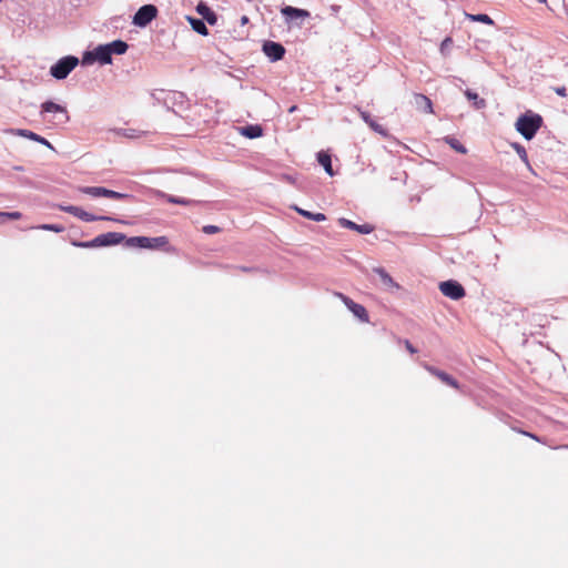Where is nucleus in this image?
Instances as JSON below:
<instances>
[{"instance_id":"nucleus-1","label":"nucleus","mask_w":568,"mask_h":568,"mask_svg":"<svg viewBox=\"0 0 568 568\" xmlns=\"http://www.w3.org/2000/svg\"><path fill=\"white\" fill-rule=\"evenodd\" d=\"M129 49V44L123 40H114L109 43L99 44L93 50H87L81 58L82 65H91L95 62L101 65L111 64L112 55L124 54Z\"/></svg>"},{"instance_id":"nucleus-2","label":"nucleus","mask_w":568,"mask_h":568,"mask_svg":"<svg viewBox=\"0 0 568 568\" xmlns=\"http://www.w3.org/2000/svg\"><path fill=\"white\" fill-rule=\"evenodd\" d=\"M125 246L148 250H162L164 252H175V248L169 244V240L166 236H132L126 240Z\"/></svg>"},{"instance_id":"nucleus-3","label":"nucleus","mask_w":568,"mask_h":568,"mask_svg":"<svg viewBox=\"0 0 568 568\" xmlns=\"http://www.w3.org/2000/svg\"><path fill=\"white\" fill-rule=\"evenodd\" d=\"M541 115L534 113L531 111L526 112L517 119L515 124L516 130L526 139L531 140L535 138L537 131L542 125Z\"/></svg>"},{"instance_id":"nucleus-4","label":"nucleus","mask_w":568,"mask_h":568,"mask_svg":"<svg viewBox=\"0 0 568 568\" xmlns=\"http://www.w3.org/2000/svg\"><path fill=\"white\" fill-rule=\"evenodd\" d=\"M128 239L129 237H126L123 233L108 232V233L100 234L90 241H84V242L74 241L72 244L77 247L94 248V247L112 246V245L120 244L122 242H124V244H125Z\"/></svg>"},{"instance_id":"nucleus-5","label":"nucleus","mask_w":568,"mask_h":568,"mask_svg":"<svg viewBox=\"0 0 568 568\" xmlns=\"http://www.w3.org/2000/svg\"><path fill=\"white\" fill-rule=\"evenodd\" d=\"M79 62L75 55H65L51 65L50 75L57 80H63L72 72Z\"/></svg>"},{"instance_id":"nucleus-6","label":"nucleus","mask_w":568,"mask_h":568,"mask_svg":"<svg viewBox=\"0 0 568 568\" xmlns=\"http://www.w3.org/2000/svg\"><path fill=\"white\" fill-rule=\"evenodd\" d=\"M59 210L69 214H72L73 216L80 219L84 222H94V221H113V222H121L118 219L105 216V215H94L87 211H84L82 207L74 206V205H59Z\"/></svg>"},{"instance_id":"nucleus-7","label":"nucleus","mask_w":568,"mask_h":568,"mask_svg":"<svg viewBox=\"0 0 568 568\" xmlns=\"http://www.w3.org/2000/svg\"><path fill=\"white\" fill-rule=\"evenodd\" d=\"M158 9L153 4H144L133 16L132 23L140 28L149 26L156 18Z\"/></svg>"},{"instance_id":"nucleus-8","label":"nucleus","mask_w":568,"mask_h":568,"mask_svg":"<svg viewBox=\"0 0 568 568\" xmlns=\"http://www.w3.org/2000/svg\"><path fill=\"white\" fill-rule=\"evenodd\" d=\"M439 290L443 293V295H445L454 301H458L466 295V291H465L464 286L455 280H448V281L442 282L439 284Z\"/></svg>"},{"instance_id":"nucleus-9","label":"nucleus","mask_w":568,"mask_h":568,"mask_svg":"<svg viewBox=\"0 0 568 568\" xmlns=\"http://www.w3.org/2000/svg\"><path fill=\"white\" fill-rule=\"evenodd\" d=\"M336 296L341 298L344 305L348 308L349 312L353 313V315L356 318H358L362 323H368L369 316L366 308L363 305L354 302L352 298L344 295L343 293H336Z\"/></svg>"},{"instance_id":"nucleus-10","label":"nucleus","mask_w":568,"mask_h":568,"mask_svg":"<svg viewBox=\"0 0 568 568\" xmlns=\"http://www.w3.org/2000/svg\"><path fill=\"white\" fill-rule=\"evenodd\" d=\"M4 133L7 134H11V135H17V136H21V138H26V139H29V140H32L34 142H38L42 145H45L47 148L53 150V146L52 144L43 136L34 133L33 131H30V130H27V129H4L3 130Z\"/></svg>"},{"instance_id":"nucleus-11","label":"nucleus","mask_w":568,"mask_h":568,"mask_svg":"<svg viewBox=\"0 0 568 568\" xmlns=\"http://www.w3.org/2000/svg\"><path fill=\"white\" fill-rule=\"evenodd\" d=\"M262 50L272 62L282 60L286 52L283 44L275 41H265L263 43Z\"/></svg>"},{"instance_id":"nucleus-12","label":"nucleus","mask_w":568,"mask_h":568,"mask_svg":"<svg viewBox=\"0 0 568 568\" xmlns=\"http://www.w3.org/2000/svg\"><path fill=\"white\" fill-rule=\"evenodd\" d=\"M41 113H55L59 115V123H67L69 121V114L63 105H60L53 101H45L41 104Z\"/></svg>"},{"instance_id":"nucleus-13","label":"nucleus","mask_w":568,"mask_h":568,"mask_svg":"<svg viewBox=\"0 0 568 568\" xmlns=\"http://www.w3.org/2000/svg\"><path fill=\"white\" fill-rule=\"evenodd\" d=\"M196 12L202 17L201 19L210 26L217 23V14L205 2L200 1L197 3Z\"/></svg>"},{"instance_id":"nucleus-14","label":"nucleus","mask_w":568,"mask_h":568,"mask_svg":"<svg viewBox=\"0 0 568 568\" xmlns=\"http://www.w3.org/2000/svg\"><path fill=\"white\" fill-rule=\"evenodd\" d=\"M338 224L342 227L356 231V232H358L361 234H369V233H372L374 231V226L368 224V223L356 224L355 222H353L351 220H347V219H344V217L338 220Z\"/></svg>"},{"instance_id":"nucleus-15","label":"nucleus","mask_w":568,"mask_h":568,"mask_svg":"<svg viewBox=\"0 0 568 568\" xmlns=\"http://www.w3.org/2000/svg\"><path fill=\"white\" fill-rule=\"evenodd\" d=\"M281 13L287 19V20H295V19H304L310 17V12L305 9L295 8L292 6H285L281 9Z\"/></svg>"},{"instance_id":"nucleus-16","label":"nucleus","mask_w":568,"mask_h":568,"mask_svg":"<svg viewBox=\"0 0 568 568\" xmlns=\"http://www.w3.org/2000/svg\"><path fill=\"white\" fill-rule=\"evenodd\" d=\"M316 159H317V162L323 166V169L329 176L335 175V172L332 166V158H331L329 153H327L325 151H320L316 154Z\"/></svg>"},{"instance_id":"nucleus-17","label":"nucleus","mask_w":568,"mask_h":568,"mask_svg":"<svg viewBox=\"0 0 568 568\" xmlns=\"http://www.w3.org/2000/svg\"><path fill=\"white\" fill-rule=\"evenodd\" d=\"M373 272L377 274L384 286L389 288H398V284L393 280V277L386 272L384 267H374Z\"/></svg>"},{"instance_id":"nucleus-18","label":"nucleus","mask_w":568,"mask_h":568,"mask_svg":"<svg viewBox=\"0 0 568 568\" xmlns=\"http://www.w3.org/2000/svg\"><path fill=\"white\" fill-rule=\"evenodd\" d=\"M427 369L434 374L435 376H437L442 382H444L445 384L454 387V388H458L459 385H458V382L453 377L450 376L449 374L443 372V371H439L435 367H432V366H427Z\"/></svg>"},{"instance_id":"nucleus-19","label":"nucleus","mask_w":568,"mask_h":568,"mask_svg":"<svg viewBox=\"0 0 568 568\" xmlns=\"http://www.w3.org/2000/svg\"><path fill=\"white\" fill-rule=\"evenodd\" d=\"M241 134L248 139H256L263 135V129L258 124H248L241 128Z\"/></svg>"},{"instance_id":"nucleus-20","label":"nucleus","mask_w":568,"mask_h":568,"mask_svg":"<svg viewBox=\"0 0 568 568\" xmlns=\"http://www.w3.org/2000/svg\"><path fill=\"white\" fill-rule=\"evenodd\" d=\"M361 118L364 120V122L366 124H368V126L374 130L375 132L382 134V135H386V131L385 129L378 123L376 122L368 112H365V111H361Z\"/></svg>"},{"instance_id":"nucleus-21","label":"nucleus","mask_w":568,"mask_h":568,"mask_svg":"<svg viewBox=\"0 0 568 568\" xmlns=\"http://www.w3.org/2000/svg\"><path fill=\"white\" fill-rule=\"evenodd\" d=\"M415 103L418 109H422L426 113L433 112V103L429 98L424 94L417 93L415 94Z\"/></svg>"},{"instance_id":"nucleus-22","label":"nucleus","mask_w":568,"mask_h":568,"mask_svg":"<svg viewBox=\"0 0 568 568\" xmlns=\"http://www.w3.org/2000/svg\"><path fill=\"white\" fill-rule=\"evenodd\" d=\"M187 20H189L192 29L195 32H197L201 36H207L209 34V29H207V27L205 24V21H203L200 18H193V17H187Z\"/></svg>"},{"instance_id":"nucleus-23","label":"nucleus","mask_w":568,"mask_h":568,"mask_svg":"<svg viewBox=\"0 0 568 568\" xmlns=\"http://www.w3.org/2000/svg\"><path fill=\"white\" fill-rule=\"evenodd\" d=\"M465 95H466V98H467L469 101H471V102H473V105H474V108H475L476 110H483V109H485V108H486V105H487L486 100H485V99L479 98V95H478L476 92H474V91H471V90L467 89V90L465 91Z\"/></svg>"},{"instance_id":"nucleus-24","label":"nucleus","mask_w":568,"mask_h":568,"mask_svg":"<svg viewBox=\"0 0 568 568\" xmlns=\"http://www.w3.org/2000/svg\"><path fill=\"white\" fill-rule=\"evenodd\" d=\"M294 210L300 215H302L308 220L315 221V222H322V221L326 220V215L323 213H313V212L306 211V210L297 207V206H294Z\"/></svg>"},{"instance_id":"nucleus-25","label":"nucleus","mask_w":568,"mask_h":568,"mask_svg":"<svg viewBox=\"0 0 568 568\" xmlns=\"http://www.w3.org/2000/svg\"><path fill=\"white\" fill-rule=\"evenodd\" d=\"M445 143H447L452 149L460 154L467 153L466 146L456 138L452 135H447L444 138Z\"/></svg>"},{"instance_id":"nucleus-26","label":"nucleus","mask_w":568,"mask_h":568,"mask_svg":"<svg viewBox=\"0 0 568 568\" xmlns=\"http://www.w3.org/2000/svg\"><path fill=\"white\" fill-rule=\"evenodd\" d=\"M161 196L164 197L169 203H172V204L192 205V204L197 203L194 200L180 197V196H175V195H170V194H165V193H161Z\"/></svg>"},{"instance_id":"nucleus-27","label":"nucleus","mask_w":568,"mask_h":568,"mask_svg":"<svg viewBox=\"0 0 568 568\" xmlns=\"http://www.w3.org/2000/svg\"><path fill=\"white\" fill-rule=\"evenodd\" d=\"M104 190L103 186H82L80 187V192L87 195H90L92 197H102L104 196Z\"/></svg>"},{"instance_id":"nucleus-28","label":"nucleus","mask_w":568,"mask_h":568,"mask_svg":"<svg viewBox=\"0 0 568 568\" xmlns=\"http://www.w3.org/2000/svg\"><path fill=\"white\" fill-rule=\"evenodd\" d=\"M466 18L470 21L481 22V23L489 24V26H493L495 23L494 20L486 13H477V14L466 13Z\"/></svg>"},{"instance_id":"nucleus-29","label":"nucleus","mask_w":568,"mask_h":568,"mask_svg":"<svg viewBox=\"0 0 568 568\" xmlns=\"http://www.w3.org/2000/svg\"><path fill=\"white\" fill-rule=\"evenodd\" d=\"M104 192L105 193H104L103 197H109V199H113V200H129V201H132L134 199L133 195H131V194L120 193V192H116L113 190H109L106 187H105Z\"/></svg>"},{"instance_id":"nucleus-30","label":"nucleus","mask_w":568,"mask_h":568,"mask_svg":"<svg viewBox=\"0 0 568 568\" xmlns=\"http://www.w3.org/2000/svg\"><path fill=\"white\" fill-rule=\"evenodd\" d=\"M171 101L173 104H180V105H183L185 102H186V97L184 93L182 92H173L169 99L165 100V103H168V101Z\"/></svg>"},{"instance_id":"nucleus-31","label":"nucleus","mask_w":568,"mask_h":568,"mask_svg":"<svg viewBox=\"0 0 568 568\" xmlns=\"http://www.w3.org/2000/svg\"><path fill=\"white\" fill-rule=\"evenodd\" d=\"M513 148L515 149V151L517 152V154L521 159V161L526 165H529V160H528V155H527L526 149L521 144H519V143H514Z\"/></svg>"},{"instance_id":"nucleus-32","label":"nucleus","mask_w":568,"mask_h":568,"mask_svg":"<svg viewBox=\"0 0 568 568\" xmlns=\"http://www.w3.org/2000/svg\"><path fill=\"white\" fill-rule=\"evenodd\" d=\"M37 229L44 230V231H51V232H55V233H61L65 230L64 226L60 225V224H41V225L37 226Z\"/></svg>"},{"instance_id":"nucleus-33","label":"nucleus","mask_w":568,"mask_h":568,"mask_svg":"<svg viewBox=\"0 0 568 568\" xmlns=\"http://www.w3.org/2000/svg\"><path fill=\"white\" fill-rule=\"evenodd\" d=\"M452 44H453L452 38L450 37L445 38L440 43V48H439L440 53L443 55H447Z\"/></svg>"},{"instance_id":"nucleus-34","label":"nucleus","mask_w":568,"mask_h":568,"mask_svg":"<svg viewBox=\"0 0 568 568\" xmlns=\"http://www.w3.org/2000/svg\"><path fill=\"white\" fill-rule=\"evenodd\" d=\"M22 214L18 211L12 212H0V219L20 220Z\"/></svg>"},{"instance_id":"nucleus-35","label":"nucleus","mask_w":568,"mask_h":568,"mask_svg":"<svg viewBox=\"0 0 568 568\" xmlns=\"http://www.w3.org/2000/svg\"><path fill=\"white\" fill-rule=\"evenodd\" d=\"M202 231L205 234H215V233H219L221 231V229L216 225H205V226H203Z\"/></svg>"},{"instance_id":"nucleus-36","label":"nucleus","mask_w":568,"mask_h":568,"mask_svg":"<svg viewBox=\"0 0 568 568\" xmlns=\"http://www.w3.org/2000/svg\"><path fill=\"white\" fill-rule=\"evenodd\" d=\"M17 180L23 186H32L33 185V182L27 176H20Z\"/></svg>"},{"instance_id":"nucleus-37","label":"nucleus","mask_w":568,"mask_h":568,"mask_svg":"<svg viewBox=\"0 0 568 568\" xmlns=\"http://www.w3.org/2000/svg\"><path fill=\"white\" fill-rule=\"evenodd\" d=\"M405 347L406 349L410 353V354H415L417 353V349L413 346V344L408 341V339H405Z\"/></svg>"},{"instance_id":"nucleus-38","label":"nucleus","mask_w":568,"mask_h":568,"mask_svg":"<svg viewBox=\"0 0 568 568\" xmlns=\"http://www.w3.org/2000/svg\"><path fill=\"white\" fill-rule=\"evenodd\" d=\"M555 92L559 95V97H567V90L565 87H558L555 89Z\"/></svg>"},{"instance_id":"nucleus-39","label":"nucleus","mask_w":568,"mask_h":568,"mask_svg":"<svg viewBox=\"0 0 568 568\" xmlns=\"http://www.w3.org/2000/svg\"><path fill=\"white\" fill-rule=\"evenodd\" d=\"M239 268L241 271H243V272H255V271H257L256 267H247V266H240Z\"/></svg>"},{"instance_id":"nucleus-40","label":"nucleus","mask_w":568,"mask_h":568,"mask_svg":"<svg viewBox=\"0 0 568 568\" xmlns=\"http://www.w3.org/2000/svg\"><path fill=\"white\" fill-rule=\"evenodd\" d=\"M524 435L537 440V442H540L539 437H537L536 435L531 434V433H528V432H521Z\"/></svg>"},{"instance_id":"nucleus-41","label":"nucleus","mask_w":568,"mask_h":568,"mask_svg":"<svg viewBox=\"0 0 568 568\" xmlns=\"http://www.w3.org/2000/svg\"><path fill=\"white\" fill-rule=\"evenodd\" d=\"M248 21H250L248 17H246V16H242V17H241L240 22H241V24H242V26L247 24V23H248Z\"/></svg>"},{"instance_id":"nucleus-42","label":"nucleus","mask_w":568,"mask_h":568,"mask_svg":"<svg viewBox=\"0 0 568 568\" xmlns=\"http://www.w3.org/2000/svg\"><path fill=\"white\" fill-rule=\"evenodd\" d=\"M13 170H14V171L22 172V171H24V168H23V166H21V165H14V166H13Z\"/></svg>"},{"instance_id":"nucleus-43","label":"nucleus","mask_w":568,"mask_h":568,"mask_svg":"<svg viewBox=\"0 0 568 568\" xmlns=\"http://www.w3.org/2000/svg\"><path fill=\"white\" fill-rule=\"evenodd\" d=\"M296 108H297L296 105L291 106L290 112H294L296 110Z\"/></svg>"},{"instance_id":"nucleus-44","label":"nucleus","mask_w":568,"mask_h":568,"mask_svg":"<svg viewBox=\"0 0 568 568\" xmlns=\"http://www.w3.org/2000/svg\"><path fill=\"white\" fill-rule=\"evenodd\" d=\"M540 3H545L547 0H537Z\"/></svg>"}]
</instances>
